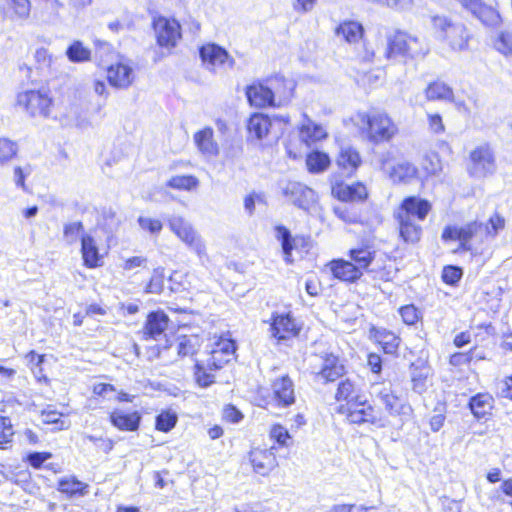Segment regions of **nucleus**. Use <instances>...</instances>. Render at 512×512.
<instances>
[{
  "label": "nucleus",
  "mask_w": 512,
  "mask_h": 512,
  "mask_svg": "<svg viewBox=\"0 0 512 512\" xmlns=\"http://www.w3.org/2000/svg\"><path fill=\"white\" fill-rule=\"evenodd\" d=\"M364 29L362 24L357 21H344L339 24L335 29V34L338 37H343L348 43H356L362 38Z\"/></svg>",
  "instance_id": "c756f323"
},
{
  "label": "nucleus",
  "mask_w": 512,
  "mask_h": 512,
  "mask_svg": "<svg viewBox=\"0 0 512 512\" xmlns=\"http://www.w3.org/2000/svg\"><path fill=\"white\" fill-rule=\"evenodd\" d=\"M357 119L368 139L376 144L389 141L398 131L397 126L384 112L373 110L369 113H358Z\"/></svg>",
  "instance_id": "7ed1b4c3"
},
{
  "label": "nucleus",
  "mask_w": 512,
  "mask_h": 512,
  "mask_svg": "<svg viewBox=\"0 0 512 512\" xmlns=\"http://www.w3.org/2000/svg\"><path fill=\"white\" fill-rule=\"evenodd\" d=\"M267 322L270 325L269 332L271 337L277 339L278 342L289 340L300 333L301 328L290 312H273L270 320Z\"/></svg>",
  "instance_id": "9b49d317"
},
{
  "label": "nucleus",
  "mask_w": 512,
  "mask_h": 512,
  "mask_svg": "<svg viewBox=\"0 0 512 512\" xmlns=\"http://www.w3.org/2000/svg\"><path fill=\"white\" fill-rule=\"evenodd\" d=\"M19 146L8 138H0V166L12 161L18 154Z\"/></svg>",
  "instance_id": "a18cd8bd"
},
{
  "label": "nucleus",
  "mask_w": 512,
  "mask_h": 512,
  "mask_svg": "<svg viewBox=\"0 0 512 512\" xmlns=\"http://www.w3.org/2000/svg\"><path fill=\"white\" fill-rule=\"evenodd\" d=\"M107 79L111 86L125 89L129 87L133 81V70L129 66L121 63L111 65L107 69Z\"/></svg>",
  "instance_id": "b1692460"
},
{
  "label": "nucleus",
  "mask_w": 512,
  "mask_h": 512,
  "mask_svg": "<svg viewBox=\"0 0 512 512\" xmlns=\"http://www.w3.org/2000/svg\"><path fill=\"white\" fill-rule=\"evenodd\" d=\"M199 55L207 69L213 70L215 66L223 65L229 60L228 52L217 44L203 45Z\"/></svg>",
  "instance_id": "4be33fe9"
},
{
  "label": "nucleus",
  "mask_w": 512,
  "mask_h": 512,
  "mask_svg": "<svg viewBox=\"0 0 512 512\" xmlns=\"http://www.w3.org/2000/svg\"><path fill=\"white\" fill-rule=\"evenodd\" d=\"M276 238L281 242L284 260L286 263H292V251L294 249V238L289 229L285 226L279 225L275 228Z\"/></svg>",
  "instance_id": "c9c22d12"
},
{
  "label": "nucleus",
  "mask_w": 512,
  "mask_h": 512,
  "mask_svg": "<svg viewBox=\"0 0 512 512\" xmlns=\"http://www.w3.org/2000/svg\"><path fill=\"white\" fill-rule=\"evenodd\" d=\"M334 213L338 218L347 223L355 224L361 222L360 213L351 203L345 202L339 206L334 207Z\"/></svg>",
  "instance_id": "c03bdc74"
},
{
  "label": "nucleus",
  "mask_w": 512,
  "mask_h": 512,
  "mask_svg": "<svg viewBox=\"0 0 512 512\" xmlns=\"http://www.w3.org/2000/svg\"><path fill=\"white\" fill-rule=\"evenodd\" d=\"M81 254L86 267L96 268L101 266V256L96 241L90 234H83L81 237Z\"/></svg>",
  "instance_id": "a878e982"
},
{
  "label": "nucleus",
  "mask_w": 512,
  "mask_h": 512,
  "mask_svg": "<svg viewBox=\"0 0 512 512\" xmlns=\"http://www.w3.org/2000/svg\"><path fill=\"white\" fill-rule=\"evenodd\" d=\"M463 275V271L458 266L448 265L445 266L442 272V279L446 284H457Z\"/></svg>",
  "instance_id": "13d9d810"
},
{
  "label": "nucleus",
  "mask_w": 512,
  "mask_h": 512,
  "mask_svg": "<svg viewBox=\"0 0 512 512\" xmlns=\"http://www.w3.org/2000/svg\"><path fill=\"white\" fill-rule=\"evenodd\" d=\"M84 233V226L81 221L71 222L64 225L63 228V239L68 245H72L77 242V240Z\"/></svg>",
  "instance_id": "49530a36"
},
{
  "label": "nucleus",
  "mask_w": 512,
  "mask_h": 512,
  "mask_svg": "<svg viewBox=\"0 0 512 512\" xmlns=\"http://www.w3.org/2000/svg\"><path fill=\"white\" fill-rule=\"evenodd\" d=\"M426 97L429 100H451L453 90L443 82H433L426 89Z\"/></svg>",
  "instance_id": "37998d69"
},
{
  "label": "nucleus",
  "mask_w": 512,
  "mask_h": 512,
  "mask_svg": "<svg viewBox=\"0 0 512 512\" xmlns=\"http://www.w3.org/2000/svg\"><path fill=\"white\" fill-rule=\"evenodd\" d=\"M494 48L507 58H512V28L498 32L494 40Z\"/></svg>",
  "instance_id": "58836bf2"
},
{
  "label": "nucleus",
  "mask_w": 512,
  "mask_h": 512,
  "mask_svg": "<svg viewBox=\"0 0 512 512\" xmlns=\"http://www.w3.org/2000/svg\"><path fill=\"white\" fill-rule=\"evenodd\" d=\"M168 224L173 233H175L183 242H185L191 249H193L198 255H201L205 251V246L192 228L190 223L184 220L180 216H171L168 219Z\"/></svg>",
  "instance_id": "f8f14e48"
},
{
  "label": "nucleus",
  "mask_w": 512,
  "mask_h": 512,
  "mask_svg": "<svg viewBox=\"0 0 512 512\" xmlns=\"http://www.w3.org/2000/svg\"><path fill=\"white\" fill-rule=\"evenodd\" d=\"M213 129L205 127L194 134V142L199 151L206 156L218 155V144L213 139Z\"/></svg>",
  "instance_id": "bb28decb"
},
{
  "label": "nucleus",
  "mask_w": 512,
  "mask_h": 512,
  "mask_svg": "<svg viewBox=\"0 0 512 512\" xmlns=\"http://www.w3.org/2000/svg\"><path fill=\"white\" fill-rule=\"evenodd\" d=\"M424 51L416 37L410 36L405 32L396 31L387 37V47L385 49V57L401 61L405 58H414L424 56Z\"/></svg>",
  "instance_id": "20e7f679"
},
{
  "label": "nucleus",
  "mask_w": 512,
  "mask_h": 512,
  "mask_svg": "<svg viewBox=\"0 0 512 512\" xmlns=\"http://www.w3.org/2000/svg\"><path fill=\"white\" fill-rule=\"evenodd\" d=\"M289 122L288 116H273L269 117L263 113L252 114L247 122L248 137L256 140H262L269 131L276 125L287 124Z\"/></svg>",
  "instance_id": "ddd939ff"
},
{
  "label": "nucleus",
  "mask_w": 512,
  "mask_h": 512,
  "mask_svg": "<svg viewBox=\"0 0 512 512\" xmlns=\"http://www.w3.org/2000/svg\"><path fill=\"white\" fill-rule=\"evenodd\" d=\"M337 196L343 202L363 201L367 198V190L361 183L345 185L338 188Z\"/></svg>",
  "instance_id": "2f4dec72"
},
{
  "label": "nucleus",
  "mask_w": 512,
  "mask_h": 512,
  "mask_svg": "<svg viewBox=\"0 0 512 512\" xmlns=\"http://www.w3.org/2000/svg\"><path fill=\"white\" fill-rule=\"evenodd\" d=\"M399 225L400 238L407 244H416L422 236L421 222L410 219L408 216L394 215Z\"/></svg>",
  "instance_id": "5701e85b"
},
{
  "label": "nucleus",
  "mask_w": 512,
  "mask_h": 512,
  "mask_svg": "<svg viewBox=\"0 0 512 512\" xmlns=\"http://www.w3.org/2000/svg\"><path fill=\"white\" fill-rule=\"evenodd\" d=\"M27 365L30 370L34 374V377L37 381L47 380L46 375L43 372V365L45 363V355H41L36 353L35 351H30L25 356Z\"/></svg>",
  "instance_id": "a19ab883"
},
{
  "label": "nucleus",
  "mask_w": 512,
  "mask_h": 512,
  "mask_svg": "<svg viewBox=\"0 0 512 512\" xmlns=\"http://www.w3.org/2000/svg\"><path fill=\"white\" fill-rule=\"evenodd\" d=\"M379 399L389 414L400 416L401 421H404L412 413L406 394L400 386H396L394 389L392 386L384 387L379 393Z\"/></svg>",
  "instance_id": "1a4fd4ad"
},
{
  "label": "nucleus",
  "mask_w": 512,
  "mask_h": 512,
  "mask_svg": "<svg viewBox=\"0 0 512 512\" xmlns=\"http://www.w3.org/2000/svg\"><path fill=\"white\" fill-rule=\"evenodd\" d=\"M294 87L295 85L292 80L276 77L274 80H271L270 86L260 83L247 86L246 97L251 106L259 108L274 106L276 95L280 99L287 100L292 96Z\"/></svg>",
  "instance_id": "f257e3e1"
},
{
  "label": "nucleus",
  "mask_w": 512,
  "mask_h": 512,
  "mask_svg": "<svg viewBox=\"0 0 512 512\" xmlns=\"http://www.w3.org/2000/svg\"><path fill=\"white\" fill-rule=\"evenodd\" d=\"M51 457L50 453L33 452L28 455V461L34 468H40L42 464Z\"/></svg>",
  "instance_id": "69168bd1"
},
{
  "label": "nucleus",
  "mask_w": 512,
  "mask_h": 512,
  "mask_svg": "<svg viewBox=\"0 0 512 512\" xmlns=\"http://www.w3.org/2000/svg\"><path fill=\"white\" fill-rule=\"evenodd\" d=\"M269 436L280 447H289L292 444L291 435L289 434L288 430L280 424H274L270 428Z\"/></svg>",
  "instance_id": "3c124183"
},
{
  "label": "nucleus",
  "mask_w": 512,
  "mask_h": 512,
  "mask_svg": "<svg viewBox=\"0 0 512 512\" xmlns=\"http://www.w3.org/2000/svg\"><path fill=\"white\" fill-rule=\"evenodd\" d=\"M326 382H335L338 384H349L348 379H343L345 375V366L338 356L333 353H327L322 357L321 369L318 373Z\"/></svg>",
  "instance_id": "a211bd4d"
},
{
  "label": "nucleus",
  "mask_w": 512,
  "mask_h": 512,
  "mask_svg": "<svg viewBox=\"0 0 512 512\" xmlns=\"http://www.w3.org/2000/svg\"><path fill=\"white\" fill-rule=\"evenodd\" d=\"M87 439L93 442V444L104 453H109L113 449V442L109 439H104L101 437L97 438L91 435L87 436Z\"/></svg>",
  "instance_id": "338daca9"
},
{
  "label": "nucleus",
  "mask_w": 512,
  "mask_h": 512,
  "mask_svg": "<svg viewBox=\"0 0 512 512\" xmlns=\"http://www.w3.org/2000/svg\"><path fill=\"white\" fill-rule=\"evenodd\" d=\"M504 225V218L497 213L489 218L487 224H484V226H489L491 231L489 236L491 237H495L498 234V232L504 228Z\"/></svg>",
  "instance_id": "0e129e2a"
},
{
  "label": "nucleus",
  "mask_w": 512,
  "mask_h": 512,
  "mask_svg": "<svg viewBox=\"0 0 512 512\" xmlns=\"http://www.w3.org/2000/svg\"><path fill=\"white\" fill-rule=\"evenodd\" d=\"M490 233L489 226H484L482 222L472 221L462 226H446L441 238L444 241H459L457 251L477 253V247H475L473 242L483 243Z\"/></svg>",
  "instance_id": "f03ea898"
},
{
  "label": "nucleus",
  "mask_w": 512,
  "mask_h": 512,
  "mask_svg": "<svg viewBox=\"0 0 512 512\" xmlns=\"http://www.w3.org/2000/svg\"><path fill=\"white\" fill-rule=\"evenodd\" d=\"M66 56L73 63H82L91 59V51L81 41L76 40L68 46Z\"/></svg>",
  "instance_id": "ea45409f"
},
{
  "label": "nucleus",
  "mask_w": 512,
  "mask_h": 512,
  "mask_svg": "<svg viewBox=\"0 0 512 512\" xmlns=\"http://www.w3.org/2000/svg\"><path fill=\"white\" fill-rule=\"evenodd\" d=\"M17 104L25 109L32 117H49L53 104L48 88L27 90L17 95Z\"/></svg>",
  "instance_id": "39448f33"
},
{
  "label": "nucleus",
  "mask_w": 512,
  "mask_h": 512,
  "mask_svg": "<svg viewBox=\"0 0 512 512\" xmlns=\"http://www.w3.org/2000/svg\"><path fill=\"white\" fill-rule=\"evenodd\" d=\"M367 365L373 373H380L382 369V359L380 355L377 353H369L367 356Z\"/></svg>",
  "instance_id": "774afa93"
},
{
  "label": "nucleus",
  "mask_w": 512,
  "mask_h": 512,
  "mask_svg": "<svg viewBox=\"0 0 512 512\" xmlns=\"http://www.w3.org/2000/svg\"><path fill=\"white\" fill-rule=\"evenodd\" d=\"M111 423L120 430L135 431L138 429L141 417L138 412L124 413L115 410L110 414Z\"/></svg>",
  "instance_id": "cd10ccee"
},
{
  "label": "nucleus",
  "mask_w": 512,
  "mask_h": 512,
  "mask_svg": "<svg viewBox=\"0 0 512 512\" xmlns=\"http://www.w3.org/2000/svg\"><path fill=\"white\" fill-rule=\"evenodd\" d=\"M430 368L424 363L416 361L410 367L411 380L414 384H418L422 380H426L429 375Z\"/></svg>",
  "instance_id": "4d7b16f0"
},
{
  "label": "nucleus",
  "mask_w": 512,
  "mask_h": 512,
  "mask_svg": "<svg viewBox=\"0 0 512 512\" xmlns=\"http://www.w3.org/2000/svg\"><path fill=\"white\" fill-rule=\"evenodd\" d=\"M308 170L312 173L323 172L330 164L329 156L320 151H313L306 159Z\"/></svg>",
  "instance_id": "79ce46f5"
},
{
  "label": "nucleus",
  "mask_w": 512,
  "mask_h": 512,
  "mask_svg": "<svg viewBox=\"0 0 512 512\" xmlns=\"http://www.w3.org/2000/svg\"><path fill=\"white\" fill-rule=\"evenodd\" d=\"M335 399L340 403L337 411L341 414L353 406L366 404L367 395L358 386H338Z\"/></svg>",
  "instance_id": "6ab92c4d"
},
{
  "label": "nucleus",
  "mask_w": 512,
  "mask_h": 512,
  "mask_svg": "<svg viewBox=\"0 0 512 512\" xmlns=\"http://www.w3.org/2000/svg\"><path fill=\"white\" fill-rule=\"evenodd\" d=\"M293 386H280L279 389L271 390L269 386H258V394L261 399L259 400V406H289L294 403V391Z\"/></svg>",
  "instance_id": "4468645a"
},
{
  "label": "nucleus",
  "mask_w": 512,
  "mask_h": 512,
  "mask_svg": "<svg viewBox=\"0 0 512 512\" xmlns=\"http://www.w3.org/2000/svg\"><path fill=\"white\" fill-rule=\"evenodd\" d=\"M201 346L200 339L196 335H183L178 337L177 353L178 355L193 356L197 353Z\"/></svg>",
  "instance_id": "e433bc0d"
},
{
  "label": "nucleus",
  "mask_w": 512,
  "mask_h": 512,
  "mask_svg": "<svg viewBox=\"0 0 512 512\" xmlns=\"http://www.w3.org/2000/svg\"><path fill=\"white\" fill-rule=\"evenodd\" d=\"M137 223L142 230L152 235H158L163 228V224L159 219H154L147 216H139Z\"/></svg>",
  "instance_id": "864d4df0"
},
{
  "label": "nucleus",
  "mask_w": 512,
  "mask_h": 512,
  "mask_svg": "<svg viewBox=\"0 0 512 512\" xmlns=\"http://www.w3.org/2000/svg\"><path fill=\"white\" fill-rule=\"evenodd\" d=\"M32 173L31 165H26L25 167L16 166L14 168L13 180L15 185L18 188H21L23 191H27V187L25 184V179Z\"/></svg>",
  "instance_id": "bf43d9fd"
},
{
  "label": "nucleus",
  "mask_w": 512,
  "mask_h": 512,
  "mask_svg": "<svg viewBox=\"0 0 512 512\" xmlns=\"http://www.w3.org/2000/svg\"><path fill=\"white\" fill-rule=\"evenodd\" d=\"M399 312L404 323L408 325H414L420 317V312L414 305L403 306Z\"/></svg>",
  "instance_id": "052dcab7"
},
{
  "label": "nucleus",
  "mask_w": 512,
  "mask_h": 512,
  "mask_svg": "<svg viewBox=\"0 0 512 512\" xmlns=\"http://www.w3.org/2000/svg\"><path fill=\"white\" fill-rule=\"evenodd\" d=\"M329 266L333 276L341 281L355 282L362 276L351 261L337 259L331 261Z\"/></svg>",
  "instance_id": "393cba45"
},
{
  "label": "nucleus",
  "mask_w": 512,
  "mask_h": 512,
  "mask_svg": "<svg viewBox=\"0 0 512 512\" xmlns=\"http://www.w3.org/2000/svg\"><path fill=\"white\" fill-rule=\"evenodd\" d=\"M180 24L178 21L159 17L154 21V30L157 37V43L161 47H175L177 41L181 38Z\"/></svg>",
  "instance_id": "2eb2a0df"
},
{
  "label": "nucleus",
  "mask_w": 512,
  "mask_h": 512,
  "mask_svg": "<svg viewBox=\"0 0 512 512\" xmlns=\"http://www.w3.org/2000/svg\"><path fill=\"white\" fill-rule=\"evenodd\" d=\"M177 423V415L172 412H162L156 417V428L162 432H169Z\"/></svg>",
  "instance_id": "603ef678"
},
{
  "label": "nucleus",
  "mask_w": 512,
  "mask_h": 512,
  "mask_svg": "<svg viewBox=\"0 0 512 512\" xmlns=\"http://www.w3.org/2000/svg\"><path fill=\"white\" fill-rule=\"evenodd\" d=\"M430 210L431 204L429 201L417 196H408L404 198L394 215L408 216L410 219L422 222L425 220Z\"/></svg>",
  "instance_id": "f3484780"
},
{
  "label": "nucleus",
  "mask_w": 512,
  "mask_h": 512,
  "mask_svg": "<svg viewBox=\"0 0 512 512\" xmlns=\"http://www.w3.org/2000/svg\"><path fill=\"white\" fill-rule=\"evenodd\" d=\"M376 252L370 247H359L349 251V257L354 266L363 273L368 271L370 264L375 259Z\"/></svg>",
  "instance_id": "7c9ffc66"
},
{
  "label": "nucleus",
  "mask_w": 512,
  "mask_h": 512,
  "mask_svg": "<svg viewBox=\"0 0 512 512\" xmlns=\"http://www.w3.org/2000/svg\"><path fill=\"white\" fill-rule=\"evenodd\" d=\"M169 317L163 311H153L147 316L143 332L146 339L158 340L168 327Z\"/></svg>",
  "instance_id": "412c9836"
},
{
  "label": "nucleus",
  "mask_w": 512,
  "mask_h": 512,
  "mask_svg": "<svg viewBox=\"0 0 512 512\" xmlns=\"http://www.w3.org/2000/svg\"><path fill=\"white\" fill-rule=\"evenodd\" d=\"M496 169L495 154L488 144L480 145L470 152L467 171L471 177L485 178L493 175Z\"/></svg>",
  "instance_id": "0eeeda50"
},
{
  "label": "nucleus",
  "mask_w": 512,
  "mask_h": 512,
  "mask_svg": "<svg viewBox=\"0 0 512 512\" xmlns=\"http://www.w3.org/2000/svg\"><path fill=\"white\" fill-rule=\"evenodd\" d=\"M469 407L476 418H483L492 409L493 398L489 394L479 393L470 399Z\"/></svg>",
  "instance_id": "473e14b6"
},
{
  "label": "nucleus",
  "mask_w": 512,
  "mask_h": 512,
  "mask_svg": "<svg viewBox=\"0 0 512 512\" xmlns=\"http://www.w3.org/2000/svg\"><path fill=\"white\" fill-rule=\"evenodd\" d=\"M281 189L290 203L304 211H309L317 202L315 191L300 182L289 181Z\"/></svg>",
  "instance_id": "9d476101"
},
{
  "label": "nucleus",
  "mask_w": 512,
  "mask_h": 512,
  "mask_svg": "<svg viewBox=\"0 0 512 512\" xmlns=\"http://www.w3.org/2000/svg\"><path fill=\"white\" fill-rule=\"evenodd\" d=\"M165 269L157 267L153 270L150 281L145 287V292L150 294H160L164 289Z\"/></svg>",
  "instance_id": "de8ad7c7"
},
{
  "label": "nucleus",
  "mask_w": 512,
  "mask_h": 512,
  "mask_svg": "<svg viewBox=\"0 0 512 512\" xmlns=\"http://www.w3.org/2000/svg\"><path fill=\"white\" fill-rule=\"evenodd\" d=\"M167 186L178 190H191L198 186V179L192 175L174 176L167 182Z\"/></svg>",
  "instance_id": "8fccbe9b"
},
{
  "label": "nucleus",
  "mask_w": 512,
  "mask_h": 512,
  "mask_svg": "<svg viewBox=\"0 0 512 512\" xmlns=\"http://www.w3.org/2000/svg\"><path fill=\"white\" fill-rule=\"evenodd\" d=\"M336 162L339 168L344 170L347 175H350L361 164V157L357 150L350 146H346L341 148Z\"/></svg>",
  "instance_id": "c85d7f7f"
},
{
  "label": "nucleus",
  "mask_w": 512,
  "mask_h": 512,
  "mask_svg": "<svg viewBox=\"0 0 512 512\" xmlns=\"http://www.w3.org/2000/svg\"><path fill=\"white\" fill-rule=\"evenodd\" d=\"M374 337L384 353L395 354L398 350L400 339L392 332L385 329L376 330Z\"/></svg>",
  "instance_id": "f704fd0d"
},
{
  "label": "nucleus",
  "mask_w": 512,
  "mask_h": 512,
  "mask_svg": "<svg viewBox=\"0 0 512 512\" xmlns=\"http://www.w3.org/2000/svg\"><path fill=\"white\" fill-rule=\"evenodd\" d=\"M433 24L439 37L446 40L451 49L461 51L467 48L470 35L463 24H454L444 17H434Z\"/></svg>",
  "instance_id": "6e6552de"
},
{
  "label": "nucleus",
  "mask_w": 512,
  "mask_h": 512,
  "mask_svg": "<svg viewBox=\"0 0 512 512\" xmlns=\"http://www.w3.org/2000/svg\"><path fill=\"white\" fill-rule=\"evenodd\" d=\"M342 414L346 415L347 420L353 424L371 423L378 427H385L387 425L385 420L377 417L374 408L368 401L366 404L353 406Z\"/></svg>",
  "instance_id": "aec40b11"
},
{
  "label": "nucleus",
  "mask_w": 512,
  "mask_h": 512,
  "mask_svg": "<svg viewBox=\"0 0 512 512\" xmlns=\"http://www.w3.org/2000/svg\"><path fill=\"white\" fill-rule=\"evenodd\" d=\"M300 134L301 138L305 142H307L308 140L317 141L325 136L324 130L322 129V127L318 125H313L312 130L309 126H303Z\"/></svg>",
  "instance_id": "680f3d73"
},
{
  "label": "nucleus",
  "mask_w": 512,
  "mask_h": 512,
  "mask_svg": "<svg viewBox=\"0 0 512 512\" xmlns=\"http://www.w3.org/2000/svg\"><path fill=\"white\" fill-rule=\"evenodd\" d=\"M89 486L75 477L63 478L58 482V490L69 497L84 496L88 494Z\"/></svg>",
  "instance_id": "72a5a7b5"
},
{
  "label": "nucleus",
  "mask_w": 512,
  "mask_h": 512,
  "mask_svg": "<svg viewBox=\"0 0 512 512\" xmlns=\"http://www.w3.org/2000/svg\"><path fill=\"white\" fill-rule=\"evenodd\" d=\"M417 168L409 162H401L393 167L390 177L394 182H408L417 176Z\"/></svg>",
  "instance_id": "4c0bfd02"
},
{
  "label": "nucleus",
  "mask_w": 512,
  "mask_h": 512,
  "mask_svg": "<svg viewBox=\"0 0 512 512\" xmlns=\"http://www.w3.org/2000/svg\"><path fill=\"white\" fill-rule=\"evenodd\" d=\"M0 2L13 10L14 14L20 19H27L31 11L30 0H0Z\"/></svg>",
  "instance_id": "09e8293b"
},
{
  "label": "nucleus",
  "mask_w": 512,
  "mask_h": 512,
  "mask_svg": "<svg viewBox=\"0 0 512 512\" xmlns=\"http://www.w3.org/2000/svg\"><path fill=\"white\" fill-rule=\"evenodd\" d=\"M219 353L226 354L234 358L236 352V343L231 338L219 337L211 345Z\"/></svg>",
  "instance_id": "5fc2aeb1"
},
{
  "label": "nucleus",
  "mask_w": 512,
  "mask_h": 512,
  "mask_svg": "<svg viewBox=\"0 0 512 512\" xmlns=\"http://www.w3.org/2000/svg\"><path fill=\"white\" fill-rule=\"evenodd\" d=\"M14 435L11 420L7 417L0 416V448H5V444L12 441Z\"/></svg>",
  "instance_id": "6e6d98bb"
},
{
  "label": "nucleus",
  "mask_w": 512,
  "mask_h": 512,
  "mask_svg": "<svg viewBox=\"0 0 512 512\" xmlns=\"http://www.w3.org/2000/svg\"><path fill=\"white\" fill-rule=\"evenodd\" d=\"M248 458L254 472L261 476L269 475L278 466L274 447L269 449L253 448L249 452Z\"/></svg>",
  "instance_id": "dca6fc26"
},
{
  "label": "nucleus",
  "mask_w": 512,
  "mask_h": 512,
  "mask_svg": "<svg viewBox=\"0 0 512 512\" xmlns=\"http://www.w3.org/2000/svg\"><path fill=\"white\" fill-rule=\"evenodd\" d=\"M223 419L227 422L236 424L243 419V414L233 405H226L223 408Z\"/></svg>",
  "instance_id": "e2e57ef3"
},
{
  "label": "nucleus",
  "mask_w": 512,
  "mask_h": 512,
  "mask_svg": "<svg viewBox=\"0 0 512 512\" xmlns=\"http://www.w3.org/2000/svg\"><path fill=\"white\" fill-rule=\"evenodd\" d=\"M233 357L219 353L211 347L206 360H197L194 364V378L196 384H214L216 372L228 364Z\"/></svg>",
  "instance_id": "423d86ee"
}]
</instances>
